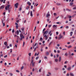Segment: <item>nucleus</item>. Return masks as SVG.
Listing matches in <instances>:
<instances>
[{
  "mask_svg": "<svg viewBox=\"0 0 76 76\" xmlns=\"http://www.w3.org/2000/svg\"><path fill=\"white\" fill-rule=\"evenodd\" d=\"M9 7H10V5H8L6 7L5 10H10V8H9Z\"/></svg>",
  "mask_w": 76,
  "mask_h": 76,
  "instance_id": "f257e3e1",
  "label": "nucleus"
},
{
  "mask_svg": "<svg viewBox=\"0 0 76 76\" xmlns=\"http://www.w3.org/2000/svg\"><path fill=\"white\" fill-rule=\"evenodd\" d=\"M48 13L46 14V17L47 18H48V16H50V12H48Z\"/></svg>",
  "mask_w": 76,
  "mask_h": 76,
  "instance_id": "f03ea898",
  "label": "nucleus"
},
{
  "mask_svg": "<svg viewBox=\"0 0 76 76\" xmlns=\"http://www.w3.org/2000/svg\"><path fill=\"white\" fill-rule=\"evenodd\" d=\"M35 62H34V61H31V64H32V66H34L35 65Z\"/></svg>",
  "mask_w": 76,
  "mask_h": 76,
  "instance_id": "7ed1b4c3",
  "label": "nucleus"
},
{
  "mask_svg": "<svg viewBox=\"0 0 76 76\" xmlns=\"http://www.w3.org/2000/svg\"><path fill=\"white\" fill-rule=\"evenodd\" d=\"M20 37L21 38H23V39H24L25 38V37L23 36V34H22V33H21L20 34Z\"/></svg>",
  "mask_w": 76,
  "mask_h": 76,
  "instance_id": "20e7f679",
  "label": "nucleus"
},
{
  "mask_svg": "<svg viewBox=\"0 0 76 76\" xmlns=\"http://www.w3.org/2000/svg\"><path fill=\"white\" fill-rule=\"evenodd\" d=\"M18 5H19V3H17L15 4V8H18Z\"/></svg>",
  "mask_w": 76,
  "mask_h": 76,
  "instance_id": "39448f33",
  "label": "nucleus"
},
{
  "mask_svg": "<svg viewBox=\"0 0 76 76\" xmlns=\"http://www.w3.org/2000/svg\"><path fill=\"white\" fill-rule=\"evenodd\" d=\"M44 37L45 38V39L46 40H47V39H48V36H47L46 35H45L44 36Z\"/></svg>",
  "mask_w": 76,
  "mask_h": 76,
  "instance_id": "423d86ee",
  "label": "nucleus"
},
{
  "mask_svg": "<svg viewBox=\"0 0 76 76\" xmlns=\"http://www.w3.org/2000/svg\"><path fill=\"white\" fill-rule=\"evenodd\" d=\"M15 34H17V35H19V31H17L15 33Z\"/></svg>",
  "mask_w": 76,
  "mask_h": 76,
  "instance_id": "0eeeda50",
  "label": "nucleus"
},
{
  "mask_svg": "<svg viewBox=\"0 0 76 76\" xmlns=\"http://www.w3.org/2000/svg\"><path fill=\"white\" fill-rule=\"evenodd\" d=\"M37 45V43H36L35 45L33 46V48H35V47Z\"/></svg>",
  "mask_w": 76,
  "mask_h": 76,
  "instance_id": "6e6552de",
  "label": "nucleus"
},
{
  "mask_svg": "<svg viewBox=\"0 0 76 76\" xmlns=\"http://www.w3.org/2000/svg\"><path fill=\"white\" fill-rule=\"evenodd\" d=\"M4 6L3 5L0 8V9H3L4 8Z\"/></svg>",
  "mask_w": 76,
  "mask_h": 76,
  "instance_id": "1a4fd4ad",
  "label": "nucleus"
},
{
  "mask_svg": "<svg viewBox=\"0 0 76 76\" xmlns=\"http://www.w3.org/2000/svg\"><path fill=\"white\" fill-rule=\"evenodd\" d=\"M69 75L70 76H75V75H74V74L72 73H70L69 74Z\"/></svg>",
  "mask_w": 76,
  "mask_h": 76,
  "instance_id": "9d476101",
  "label": "nucleus"
},
{
  "mask_svg": "<svg viewBox=\"0 0 76 76\" xmlns=\"http://www.w3.org/2000/svg\"><path fill=\"white\" fill-rule=\"evenodd\" d=\"M47 33H48V31H45L44 32V34H47Z\"/></svg>",
  "mask_w": 76,
  "mask_h": 76,
  "instance_id": "9b49d317",
  "label": "nucleus"
},
{
  "mask_svg": "<svg viewBox=\"0 0 76 76\" xmlns=\"http://www.w3.org/2000/svg\"><path fill=\"white\" fill-rule=\"evenodd\" d=\"M30 15L31 16H33V15H32V11H30Z\"/></svg>",
  "mask_w": 76,
  "mask_h": 76,
  "instance_id": "f8f14e48",
  "label": "nucleus"
},
{
  "mask_svg": "<svg viewBox=\"0 0 76 76\" xmlns=\"http://www.w3.org/2000/svg\"><path fill=\"white\" fill-rule=\"evenodd\" d=\"M57 25H53V28H56V27H57Z\"/></svg>",
  "mask_w": 76,
  "mask_h": 76,
  "instance_id": "ddd939ff",
  "label": "nucleus"
},
{
  "mask_svg": "<svg viewBox=\"0 0 76 76\" xmlns=\"http://www.w3.org/2000/svg\"><path fill=\"white\" fill-rule=\"evenodd\" d=\"M61 56H60L59 58V62L61 61Z\"/></svg>",
  "mask_w": 76,
  "mask_h": 76,
  "instance_id": "4468645a",
  "label": "nucleus"
},
{
  "mask_svg": "<svg viewBox=\"0 0 76 76\" xmlns=\"http://www.w3.org/2000/svg\"><path fill=\"white\" fill-rule=\"evenodd\" d=\"M27 4L30 6L31 5V3L29 2H27Z\"/></svg>",
  "mask_w": 76,
  "mask_h": 76,
  "instance_id": "2eb2a0df",
  "label": "nucleus"
},
{
  "mask_svg": "<svg viewBox=\"0 0 76 76\" xmlns=\"http://www.w3.org/2000/svg\"><path fill=\"white\" fill-rule=\"evenodd\" d=\"M67 70H71V67H69L68 68H67Z\"/></svg>",
  "mask_w": 76,
  "mask_h": 76,
  "instance_id": "dca6fc26",
  "label": "nucleus"
},
{
  "mask_svg": "<svg viewBox=\"0 0 76 76\" xmlns=\"http://www.w3.org/2000/svg\"><path fill=\"white\" fill-rule=\"evenodd\" d=\"M42 37H41L39 41H42Z\"/></svg>",
  "mask_w": 76,
  "mask_h": 76,
  "instance_id": "f3484780",
  "label": "nucleus"
},
{
  "mask_svg": "<svg viewBox=\"0 0 76 76\" xmlns=\"http://www.w3.org/2000/svg\"><path fill=\"white\" fill-rule=\"evenodd\" d=\"M22 33L24 35H25V31H23ZM26 34H27V33H26Z\"/></svg>",
  "mask_w": 76,
  "mask_h": 76,
  "instance_id": "a211bd4d",
  "label": "nucleus"
},
{
  "mask_svg": "<svg viewBox=\"0 0 76 76\" xmlns=\"http://www.w3.org/2000/svg\"><path fill=\"white\" fill-rule=\"evenodd\" d=\"M7 42H4V45H6V46H7Z\"/></svg>",
  "mask_w": 76,
  "mask_h": 76,
  "instance_id": "6ab92c4d",
  "label": "nucleus"
},
{
  "mask_svg": "<svg viewBox=\"0 0 76 76\" xmlns=\"http://www.w3.org/2000/svg\"><path fill=\"white\" fill-rule=\"evenodd\" d=\"M72 34H73V32H71L70 33V36H72Z\"/></svg>",
  "mask_w": 76,
  "mask_h": 76,
  "instance_id": "aec40b11",
  "label": "nucleus"
},
{
  "mask_svg": "<svg viewBox=\"0 0 76 76\" xmlns=\"http://www.w3.org/2000/svg\"><path fill=\"white\" fill-rule=\"evenodd\" d=\"M29 6H27L26 7V10H28L29 9Z\"/></svg>",
  "mask_w": 76,
  "mask_h": 76,
  "instance_id": "412c9836",
  "label": "nucleus"
},
{
  "mask_svg": "<svg viewBox=\"0 0 76 76\" xmlns=\"http://www.w3.org/2000/svg\"><path fill=\"white\" fill-rule=\"evenodd\" d=\"M51 44H52V42H50V43L48 45H49V47H50V45H51Z\"/></svg>",
  "mask_w": 76,
  "mask_h": 76,
  "instance_id": "4be33fe9",
  "label": "nucleus"
},
{
  "mask_svg": "<svg viewBox=\"0 0 76 76\" xmlns=\"http://www.w3.org/2000/svg\"><path fill=\"white\" fill-rule=\"evenodd\" d=\"M21 30L23 31H24V28H21Z\"/></svg>",
  "mask_w": 76,
  "mask_h": 76,
  "instance_id": "5701e85b",
  "label": "nucleus"
},
{
  "mask_svg": "<svg viewBox=\"0 0 76 76\" xmlns=\"http://www.w3.org/2000/svg\"><path fill=\"white\" fill-rule=\"evenodd\" d=\"M56 5L57 6H60V5H61V4L59 3H57L56 4Z\"/></svg>",
  "mask_w": 76,
  "mask_h": 76,
  "instance_id": "b1692460",
  "label": "nucleus"
},
{
  "mask_svg": "<svg viewBox=\"0 0 76 76\" xmlns=\"http://www.w3.org/2000/svg\"><path fill=\"white\" fill-rule=\"evenodd\" d=\"M51 32H52V31L51 30V31H50L48 33V34H51Z\"/></svg>",
  "mask_w": 76,
  "mask_h": 76,
  "instance_id": "393cba45",
  "label": "nucleus"
},
{
  "mask_svg": "<svg viewBox=\"0 0 76 76\" xmlns=\"http://www.w3.org/2000/svg\"><path fill=\"white\" fill-rule=\"evenodd\" d=\"M12 33H14L15 32V29H13L12 31Z\"/></svg>",
  "mask_w": 76,
  "mask_h": 76,
  "instance_id": "a878e982",
  "label": "nucleus"
},
{
  "mask_svg": "<svg viewBox=\"0 0 76 76\" xmlns=\"http://www.w3.org/2000/svg\"><path fill=\"white\" fill-rule=\"evenodd\" d=\"M73 2H71L70 3V5H71V6L73 5Z\"/></svg>",
  "mask_w": 76,
  "mask_h": 76,
  "instance_id": "bb28decb",
  "label": "nucleus"
},
{
  "mask_svg": "<svg viewBox=\"0 0 76 76\" xmlns=\"http://www.w3.org/2000/svg\"><path fill=\"white\" fill-rule=\"evenodd\" d=\"M34 57H32L31 58V61H34Z\"/></svg>",
  "mask_w": 76,
  "mask_h": 76,
  "instance_id": "cd10ccee",
  "label": "nucleus"
},
{
  "mask_svg": "<svg viewBox=\"0 0 76 76\" xmlns=\"http://www.w3.org/2000/svg\"><path fill=\"white\" fill-rule=\"evenodd\" d=\"M67 55H68V54H67V53H65V56H67Z\"/></svg>",
  "mask_w": 76,
  "mask_h": 76,
  "instance_id": "c85d7f7f",
  "label": "nucleus"
},
{
  "mask_svg": "<svg viewBox=\"0 0 76 76\" xmlns=\"http://www.w3.org/2000/svg\"><path fill=\"white\" fill-rule=\"evenodd\" d=\"M46 53L47 56L49 54V53L48 52H47Z\"/></svg>",
  "mask_w": 76,
  "mask_h": 76,
  "instance_id": "c756f323",
  "label": "nucleus"
},
{
  "mask_svg": "<svg viewBox=\"0 0 76 76\" xmlns=\"http://www.w3.org/2000/svg\"><path fill=\"white\" fill-rule=\"evenodd\" d=\"M25 45V42H23V47Z\"/></svg>",
  "mask_w": 76,
  "mask_h": 76,
  "instance_id": "7c9ffc66",
  "label": "nucleus"
},
{
  "mask_svg": "<svg viewBox=\"0 0 76 76\" xmlns=\"http://www.w3.org/2000/svg\"><path fill=\"white\" fill-rule=\"evenodd\" d=\"M69 28V27L68 26H66L65 27V28L66 29H68Z\"/></svg>",
  "mask_w": 76,
  "mask_h": 76,
  "instance_id": "2f4dec72",
  "label": "nucleus"
},
{
  "mask_svg": "<svg viewBox=\"0 0 76 76\" xmlns=\"http://www.w3.org/2000/svg\"><path fill=\"white\" fill-rule=\"evenodd\" d=\"M58 59H55V61L56 62H57V61H58Z\"/></svg>",
  "mask_w": 76,
  "mask_h": 76,
  "instance_id": "473e14b6",
  "label": "nucleus"
},
{
  "mask_svg": "<svg viewBox=\"0 0 76 76\" xmlns=\"http://www.w3.org/2000/svg\"><path fill=\"white\" fill-rule=\"evenodd\" d=\"M38 58H39V57L37 56V57H36V60H38Z\"/></svg>",
  "mask_w": 76,
  "mask_h": 76,
  "instance_id": "72a5a7b5",
  "label": "nucleus"
},
{
  "mask_svg": "<svg viewBox=\"0 0 76 76\" xmlns=\"http://www.w3.org/2000/svg\"><path fill=\"white\" fill-rule=\"evenodd\" d=\"M24 66H22V67H21V69L22 70L23 69Z\"/></svg>",
  "mask_w": 76,
  "mask_h": 76,
  "instance_id": "f704fd0d",
  "label": "nucleus"
},
{
  "mask_svg": "<svg viewBox=\"0 0 76 76\" xmlns=\"http://www.w3.org/2000/svg\"><path fill=\"white\" fill-rule=\"evenodd\" d=\"M7 57V55H6L5 56H4V58H6V57Z\"/></svg>",
  "mask_w": 76,
  "mask_h": 76,
  "instance_id": "c9c22d12",
  "label": "nucleus"
},
{
  "mask_svg": "<svg viewBox=\"0 0 76 76\" xmlns=\"http://www.w3.org/2000/svg\"><path fill=\"white\" fill-rule=\"evenodd\" d=\"M41 62V60H40L39 61V63H40Z\"/></svg>",
  "mask_w": 76,
  "mask_h": 76,
  "instance_id": "e433bc0d",
  "label": "nucleus"
},
{
  "mask_svg": "<svg viewBox=\"0 0 76 76\" xmlns=\"http://www.w3.org/2000/svg\"><path fill=\"white\" fill-rule=\"evenodd\" d=\"M66 76H69V73H67L66 75Z\"/></svg>",
  "mask_w": 76,
  "mask_h": 76,
  "instance_id": "4c0bfd02",
  "label": "nucleus"
},
{
  "mask_svg": "<svg viewBox=\"0 0 76 76\" xmlns=\"http://www.w3.org/2000/svg\"><path fill=\"white\" fill-rule=\"evenodd\" d=\"M53 15H54V16H56V15H57V14H56V13H54Z\"/></svg>",
  "mask_w": 76,
  "mask_h": 76,
  "instance_id": "58836bf2",
  "label": "nucleus"
},
{
  "mask_svg": "<svg viewBox=\"0 0 76 76\" xmlns=\"http://www.w3.org/2000/svg\"><path fill=\"white\" fill-rule=\"evenodd\" d=\"M28 55H29V56H31V53H29Z\"/></svg>",
  "mask_w": 76,
  "mask_h": 76,
  "instance_id": "ea45409f",
  "label": "nucleus"
},
{
  "mask_svg": "<svg viewBox=\"0 0 76 76\" xmlns=\"http://www.w3.org/2000/svg\"><path fill=\"white\" fill-rule=\"evenodd\" d=\"M22 10V8H20L19 9V11H21Z\"/></svg>",
  "mask_w": 76,
  "mask_h": 76,
  "instance_id": "a19ab883",
  "label": "nucleus"
},
{
  "mask_svg": "<svg viewBox=\"0 0 76 76\" xmlns=\"http://www.w3.org/2000/svg\"><path fill=\"white\" fill-rule=\"evenodd\" d=\"M56 34L57 35H58V32H56Z\"/></svg>",
  "mask_w": 76,
  "mask_h": 76,
  "instance_id": "79ce46f5",
  "label": "nucleus"
},
{
  "mask_svg": "<svg viewBox=\"0 0 76 76\" xmlns=\"http://www.w3.org/2000/svg\"><path fill=\"white\" fill-rule=\"evenodd\" d=\"M31 9H33V6L31 5Z\"/></svg>",
  "mask_w": 76,
  "mask_h": 76,
  "instance_id": "37998d69",
  "label": "nucleus"
},
{
  "mask_svg": "<svg viewBox=\"0 0 76 76\" xmlns=\"http://www.w3.org/2000/svg\"><path fill=\"white\" fill-rule=\"evenodd\" d=\"M68 48H72V46L70 45L68 47Z\"/></svg>",
  "mask_w": 76,
  "mask_h": 76,
  "instance_id": "c03bdc74",
  "label": "nucleus"
},
{
  "mask_svg": "<svg viewBox=\"0 0 76 76\" xmlns=\"http://www.w3.org/2000/svg\"><path fill=\"white\" fill-rule=\"evenodd\" d=\"M45 31V28H44L43 30V32H44V31Z\"/></svg>",
  "mask_w": 76,
  "mask_h": 76,
  "instance_id": "a18cd8bd",
  "label": "nucleus"
},
{
  "mask_svg": "<svg viewBox=\"0 0 76 76\" xmlns=\"http://www.w3.org/2000/svg\"><path fill=\"white\" fill-rule=\"evenodd\" d=\"M48 26V28H50V27L51 26V25H49Z\"/></svg>",
  "mask_w": 76,
  "mask_h": 76,
  "instance_id": "49530a36",
  "label": "nucleus"
},
{
  "mask_svg": "<svg viewBox=\"0 0 76 76\" xmlns=\"http://www.w3.org/2000/svg\"><path fill=\"white\" fill-rule=\"evenodd\" d=\"M62 38V37L61 36H60V37H59V39H61Z\"/></svg>",
  "mask_w": 76,
  "mask_h": 76,
  "instance_id": "de8ad7c7",
  "label": "nucleus"
},
{
  "mask_svg": "<svg viewBox=\"0 0 76 76\" xmlns=\"http://www.w3.org/2000/svg\"><path fill=\"white\" fill-rule=\"evenodd\" d=\"M16 72L18 73H19V71L18 70H16Z\"/></svg>",
  "mask_w": 76,
  "mask_h": 76,
  "instance_id": "09e8293b",
  "label": "nucleus"
},
{
  "mask_svg": "<svg viewBox=\"0 0 76 76\" xmlns=\"http://www.w3.org/2000/svg\"><path fill=\"white\" fill-rule=\"evenodd\" d=\"M36 26H35L34 28V31H35V30H36Z\"/></svg>",
  "mask_w": 76,
  "mask_h": 76,
  "instance_id": "8fccbe9b",
  "label": "nucleus"
},
{
  "mask_svg": "<svg viewBox=\"0 0 76 76\" xmlns=\"http://www.w3.org/2000/svg\"><path fill=\"white\" fill-rule=\"evenodd\" d=\"M41 69H40L39 70V72H41Z\"/></svg>",
  "mask_w": 76,
  "mask_h": 76,
  "instance_id": "3c124183",
  "label": "nucleus"
},
{
  "mask_svg": "<svg viewBox=\"0 0 76 76\" xmlns=\"http://www.w3.org/2000/svg\"><path fill=\"white\" fill-rule=\"evenodd\" d=\"M63 28V26H61L60 27V28L61 29H62Z\"/></svg>",
  "mask_w": 76,
  "mask_h": 76,
  "instance_id": "603ef678",
  "label": "nucleus"
},
{
  "mask_svg": "<svg viewBox=\"0 0 76 76\" xmlns=\"http://www.w3.org/2000/svg\"><path fill=\"white\" fill-rule=\"evenodd\" d=\"M16 28H17V29H18V26L16 25Z\"/></svg>",
  "mask_w": 76,
  "mask_h": 76,
  "instance_id": "864d4df0",
  "label": "nucleus"
},
{
  "mask_svg": "<svg viewBox=\"0 0 76 76\" xmlns=\"http://www.w3.org/2000/svg\"><path fill=\"white\" fill-rule=\"evenodd\" d=\"M44 58L45 59H47V58L46 56H45Z\"/></svg>",
  "mask_w": 76,
  "mask_h": 76,
  "instance_id": "5fc2aeb1",
  "label": "nucleus"
},
{
  "mask_svg": "<svg viewBox=\"0 0 76 76\" xmlns=\"http://www.w3.org/2000/svg\"><path fill=\"white\" fill-rule=\"evenodd\" d=\"M57 53H60V51H59V50H58Z\"/></svg>",
  "mask_w": 76,
  "mask_h": 76,
  "instance_id": "6e6d98bb",
  "label": "nucleus"
},
{
  "mask_svg": "<svg viewBox=\"0 0 76 76\" xmlns=\"http://www.w3.org/2000/svg\"><path fill=\"white\" fill-rule=\"evenodd\" d=\"M3 26H5V24L4 23H3Z\"/></svg>",
  "mask_w": 76,
  "mask_h": 76,
  "instance_id": "4d7b16f0",
  "label": "nucleus"
},
{
  "mask_svg": "<svg viewBox=\"0 0 76 76\" xmlns=\"http://www.w3.org/2000/svg\"><path fill=\"white\" fill-rule=\"evenodd\" d=\"M47 22H49V21L50 20L49 19H47Z\"/></svg>",
  "mask_w": 76,
  "mask_h": 76,
  "instance_id": "13d9d810",
  "label": "nucleus"
},
{
  "mask_svg": "<svg viewBox=\"0 0 76 76\" xmlns=\"http://www.w3.org/2000/svg\"><path fill=\"white\" fill-rule=\"evenodd\" d=\"M55 48H56V49H58V48L57 47H56Z\"/></svg>",
  "mask_w": 76,
  "mask_h": 76,
  "instance_id": "bf43d9fd",
  "label": "nucleus"
},
{
  "mask_svg": "<svg viewBox=\"0 0 76 76\" xmlns=\"http://www.w3.org/2000/svg\"><path fill=\"white\" fill-rule=\"evenodd\" d=\"M69 19H71L72 18V16H69Z\"/></svg>",
  "mask_w": 76,
  "mask_h": 76,
  "instance_id": "052dcab7",
  "label": "nucleus"
},
{
  "mask_svg": "<svg viewBox=\"0 0 76 76\" xmlns=\"http://www.w3.org/2000/svg\"><path fill=\"white\" fill-rule=\"evenodd\" d=\"M75 67V65H72V67L73 68V67Z\"/></svg>",
  "mask_w": 76,
  "mask_h": 76,
  "instance_id": "680f3d73",
  "label": "nucleus"
},
{
  "mask_svg": "<svg viewBox=\"0 0 76 76\" xmlns=\"http://www.w3.org/2000/svg\"><path fill=\"white\" fill-rule=\"evenodd\" d=\"M19 20H18L17 21V23H19Z\"/></svg>",
  "mask_w": 76,
  "mask_h": 76,
  "instance_id": "e2e57ef3",
  "label": "nucleus"
},
{
  "mask_svg": "<svg viewBox=\"0 0 76 76\" xmlns=\"http://www.w3.org/2000/svg\"><path fill=\"white\" fill-rule=\"evenodd\" d=\"M67 63V61H65L64 62L65 64H66Z\"/></svg>",
  "mask_w": 76,
  "mask_h": 76,
  "instance_id": "0e129e2a",
  "label": "nucleus"
},
{
  "mask_svg": "<svg viewBox=\"0 0 76 76\" xmlns=\"http://www.w3.org/2000/svg\"><path fill=\"white\" fill-rule=\"evenodd\" d=\"M54 53H56V50H54Z\"/></svg>",
  "mask_w": 76,
  "mask_h": 76,
  "instance_id": "69168bd1",
  "label": "nucleus"
},
{
  "mask_svg": "<svg viewBox=\"0 0 76 76\" xmlns=\"http://www.w3.org/2000/svg\"><path fill=\"white\" fill-rule=\"evenodd\" d=\"M57 46L58 47H59L60 46V45L59 44H57Z\"/></svg>",
  "mask_w": 76,
  "mask_h": 76,
  "instance_id": "338daca9",
  "label": "nucleus"
},
{
  "mask_svg": "<svg viewBox=\"0 0 76 76\" xmlns=\"http://www.w3.org/2000/svg\"><path fill=\"white\" fill-rule=\"evenodd\" d=\"M15 24L16 25H18V23H15Z\"/></svg>",
  "mask_w": 76,
  "mask_h": 76,
  "instance_id": "774afa93",
  "label": "nucleus"
}]
</instances>
